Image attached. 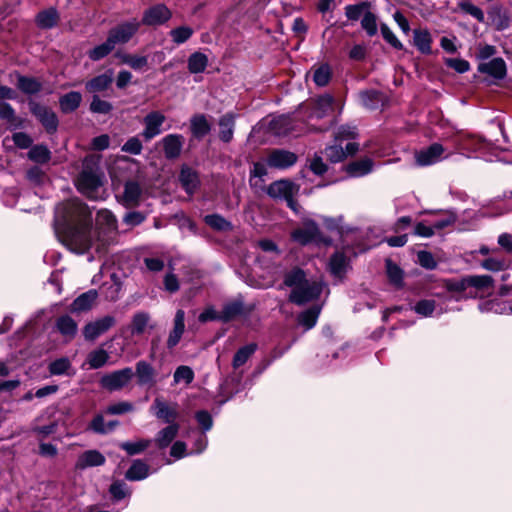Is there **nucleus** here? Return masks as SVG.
<instances>
[{
    "mask_svg": "<svg viewBox=\"0 0 512 512\" xmlns=\"http://www.w3.org/2000/svg\"><path fill=\"white\" fill-rule=\"evenodd\" d=\"M56 221L63 225L57 229L61 242L72 252L84 254L94 247L97 253H102L108 243L107 239L92 236L91 212L78 199L61 203L56 208Z\"/></svg>",
    "mask_w": 512,
    "mask_h": 512,
    "instance_id": "1",
    "label": "nucleus"
},
{
    "mask_svg": "<svg viewBox=\"0 0 512 512\" xmlns=\"http://www.w3.org/2000/svg\"><path fill=\"white\" fill-rule=\"evenodd\" d=\"M284 285L291 288L289 300L299 306L318 299L324 289L323 282L308 280L299 268L285 274Z\"/></svg>",
    "mask_w": 512,
    "mask_h": 512,
    "instance_id": "2",
    "label": "nucleus"
},
{
    "mask_svg": "<svg viewBox=\"0 0 512 512\" xmlns=\"http://www.w3.org/2000/svg\"><path fill=\"white\" fill-rule=\"evenodd\" d=\"M101 173L92 158H86L84 168L77 178L76 185L78 190L86 197L96 200L101 198L100 187L102 181Z\"/></svg>",
    "mask_w": 512,
    "mask_h": 512,
    "instance_id": "3",
    "label": "nucleus"
},
{
    "mask_svg": "<svg viewBox=\"0 0 512 512\" xmlns=\"http://www.w3.org/2000/svg\"><path fill=\"white\" fill-rule=\"evenodd\" d=\"M355 131L351 127H341L335 134V143L325 149V155L331 162L337 163L344 160L348 155H353L357 152L359 145L356 142H347L343 146L344 140L354 138Z\"/></svg>",
    "mask_w": 512,
    "mask_h": 512,
    "instance_id": "4",
    "label": "nucleus"
},
{
    "mask_svg": "<svg viewBox=\"0 0 512 512\" xmlns=\"http://www.w3.org/2000/svg\"><path fill=\"white\" fill-rule=\"evenodd\" d=\"M297 187L288 180L275 181L267 189V193L270 197L275 199H283L287 202V205L294 211H296V202L294 195L297 193Z\"/></svg>",
    "mask_w": 512,
    "mask_h": 512,
    "instance_id": "5",
    "label": "nucleus"
},
{
    "mask_svg": "<svg viewBox=\"0 0 512 512\" xmlns=\"http://www.w3.org/2000/svg\"><path fill=\"white\" fill-rule=\"evenodd\" d=\"M292 238L301 245L320 242H324L325 244L330 243V240H326L321 236L317 225L312 221L306 222L302 227L294 230L292 232Z\"/></svg>",
    "mask_w": 512,
    "mask_h": 512,
    "instance_id": "6",
    "label": "nucleus"
},
{
    "mask_svg": "<svg viewBox=\"0 0 512 512\" xmlns=\"http://www.w3.org/2000/svg\"><path fill=\"white\" fill-rule=\"evenodd\" d=\"M133 375L134 373L131 368H124L105 374L100 379V384L109 391L120 390L131 381Z\"/></svg>",
    "mask_w": 512,
    "mask_h": 512,
    "instance_id": "7",
    "label": "nucleus"
},
{
    "mask_svg": "<svg viewBox=\"0 0 512 512\" xmlns=\"http://www.w3.org/2000/svg\"><path fill=\"white\" fill-rule=\"evenodd\" d=\"M444 153L445 148L441 144L433 143L430 146L416 152L415 160L419 166H429L450 156V154L444 155Z\"/></svg>",
    "mask_w": 512,
    "mask_h": 512,
    "instance_id": "8",
    "label": "nucleus"
},
{
    "mask_svg": "<svg viewBox=\"0 0 512 512\" xmlns=\"http://www.w3.org/2000/svg\"><path fill=\"white\" fill-rule=\"evenodd\" d=\"M139 27L140 22H138L137 20L122 23L117 27L113 28L112 30H110L108 38L110 39V41H112L114 46H116L117 44H125L138 31Z\"/></svg>",
    "mask_w": 512,
    "mask_h": 512,
    "instance_id": "9",
    "label": "nucleus"
},
{
    "mask_svg": "<svg viewBox=\"0 0 512 512\" xmlns=\"http://www.w3.org/2000/svg\"><path fill=\"white\" fill-rule=\"evenodd\" d=\"M165 120L166 117L159 111H152L148 113L143 119L144 129L142 131V136L144 139L149 141L161 134V127Z\"/></svg>",
    "mask_w": 512,
    "mask_h": 512,
    "instance_id": "10",
    "label": "nucleus"
},
{
    "mask_svg": "<svg viewBox=\"0 0 512 512\" xmlns=\"http://www.w3.org/2000/svg\"><path fill=\"white\" fill-rule=\"evenodd\" d=\"M171 11L163 4L150 7L144 12L142 23L149 26L161 25L171 18Z\"/></svg>",
    "mask_w": 512,
    "mask_h": 512,
    "instance_id": "11",
    "label": "nucleus"
},
{
    "mask_svg": "<svg viewBox=\"0 0 512 512\" xmlns=\"http://www.w3.org/2000/svg\"><path fill=\"white\" fill-rule=\"evenodd\" d=\"M115 324L112 316H104L94 322L88 323L83 330L84 337L87 340H95L97 337L108 331Z\"/></svg>",
    "mask_w": 512,
    "mask_h": 512,
    "instance_id": "12",
    "label": "nucleus"
},
{
    "mask_svg": "<svg viewBox=\"0 0 512 512\" xmlns=\"http://www.w3.org/2000/svg\"><path fill=\"white\" fill-rule=\"evenodd\" d=\"M31 112L38 118L49 132H54L58 126V119L55 113L45 106L38 103H31Z\"/></svg>",
    "mask_w": 512,
    "mask_h": 512,
    "instance_id": "13",
    "label": "nucleus"
},
{
    "mask_svg": "<svg viewBox=\"0 0 512 512\" xmlns=\"http://www.w3.org/2000/svg\"><path fill=\"white\" fill-rule=\"evenodd\" d=\"M297 156L289 151L274 150L267 157V165L276 169H286L293 166Z\"/></svg>",
    "mask_w": 512,
    "mask_h": 512,
    "instance_id": "14",
    "label": "nucleus"
},
{
    "mask_svg": "<svg viewBox=\"0 0 512 512\" xmlns=\"http://www.w3.org/2000/svg\"><path fill=\"white\" fill-rule=\"evenodd\" d=\"M184 141V137L180 134H169L165 136L161 140L165 157L168 159H175L179 157Z\"/></svg>",
    "mask_w": 512,
    "mask_h": 512,
    "instance_id": "15",
    "label": "nucleus"
},
{
    "mask_svg": "<svg viewBox=\"0 0 512 512\" xmlns=\"http://www.w3.org/2000/svg\"><path fill=\"white\" fill-rule=\"evenodd\" d=\"M97 236L106 239L105 234L117 229V220L113 213L107 209L98 211L96 216Z\"/></svg>",
    "mask_w": 512,
    "mask_h": 512,
    "instance_id": "16",
    "label": "nucleus"
},
{
    "mask_svg": "<svg viewBox=\"0 0 512 512\" xmlns=\"http://www.w3.org/2000/svg\"><path fill=\"white\" fill-rule=\"evenodd\" d=\"M154 415L166 423H172L177 417L176 405L170 406L161 398H156L151 406Z\"/></svg>",
    "mask_w": 512,
    "mask_h": 512,
    "instance_id": "17",
    "label": "nucleus"
},
{
    "mask_svg": "<svg viewBox=\"0 0 512 512\" xmlns=\"http://www.w3.org/2000/svg\"><path fill=\"white\" fill-rule=\"evenodd\" d=\"M478 70L496 79H503L506 76V63L502 58H493L488 62L479 64Z\"/></svg>",
    "mask_w": 512,
    "mask_h": 512,
    "instance_id": "18",
    "label": "nucleus"
},
{
    "mask_svg": "<svg viewBox=\"0 0 512 512\" xmlns=\"http://www.w3.org/2000/svg\"><path fill=\"white\" fill-rule=\"evenodd\" d=\"M105 463V457L97 450H87L82 453L75 464L77 469L101 466Z\"/></svg>",
    "mask_w": 512,
    "mask_h": 512,
    "instance_id": "19",
    "label": "nucleus"
},
{
    "mask_svg": "<svg viewBox=\"0 0 512 512\" xmlns=\"http://www.w3.org/2000/svg\"><path fill=\"white\" fill-rule=\"evenodd\" d=\"M432 42V36L427 29H415L413 31V44L420 53L431 54Z\"/></svg>",
    "mask_w": 512,
    "mask_h": 512,
    "instance_id": "20",
    "label": "nucleus"
},
{
    "mask_svg": "<svg viewBox=\"0 0 512 512\" xmlns=\"http://www.w3.org/2000/svg\"><path fill=\"white\" fill-rule=\"evenodd\" d=\"M142 194L140 185L135 181H128L124 187L122 201L127 207H135L139 204Z\"/></svg>",
    "mask_w": 512,
    "mask_h": 512,
    "instance_id": "21",
    "label": "nucleus"
},
{
    "mask_svg": "<svg viewBox=\"0 0 512 512\" xmlns=\"http://www.w3.org/2000/svg\"><path fill=\"white\" fill-rule=\"evenodd\" d=\"M184 320H185L184 311L178 310L176 312L175 319H174V328L171 331V333L168 337V340H167L168 348H173L179 343V341L184 333V329H185Z\"/></svg>",
    "mask_w": 512,
    "mask_h": 512,
    "instance_id": "22",
    "label": "nucleus"
},
{
    "mask_svg": "<svg viewBox=\"0 0 512 512\" xmlns=\"http://www.w3.org/2000/svg\"><path fill=\"white\" fill-rule=\"evenodd\" d=\"M235 116L233 113H227L219 119V137L222 141L228 143L232 140L234 134Z\"/></svg>",
    "mask_w": 512,
    "mask_h": 512,
    "instance_id": "23",
    "label": "nucleus"
},
{
    "mask_svg": "<svg viewBox=\"0 0 512 512\" xmlns=\"http://www.w3.org/2000/svg\"><path fill=\"white\" fill-rule=\"evenodd\" d=\"M179 180L188 194H193L199 185L197 173L189 167L181 169Z\"/></svg>",
    "mask_w": 512,
    "mask_h": 512,
    "instance_id": "24",
    "label": "nucleus"
},
{
    "mask_svg": "<svg viewBox=\"0 0 512 512\" xmlns=\"http://www.w3.org/2000/svg\"><path fill=\"white\" fill-rule=\"evenodd\" d=\"M97 291L89 290L78 296L72 303L71 309L74 312L89 310L97 299Z\"/></svg>",
    "mask_w": 512,
    "mask_h": 512,
    "instance_id": "25",
    "label": "nucleus"
},
{
    "mask_svg": "<svg viewBox=\"0 0 512 512\" xmlns=\"http://www.w3.org/2000/svg\"><path fill=\"white\" fill-rule=\"evenodd\" d=\"M373 162L370 158L354 161L347 166V172L353 177H361L372 171Z\"/></svg>",
    "mask_w": 512,
    "mask_h": 512,
    "instance_id": "26",
    "label": "nucleus"
},
{
    "mask_svg": "<svg viewBox=\"0 0 512 512\" xmlns=\"http://www.w3.org/2000/svg\"><path fill=\"white\" fill-rule=\"evenodd\" d=\"M179 430L178 424L172 423L160 430L155 438L156 444L160 448L167 447L176 437Z\"/></svg>",
    "mask_w": 512,
    "mask_h": 512,
    "instance_id": "27",
    "label": "nucleus"
},
{
    "mask_svg": "<svg viewBox=\"0 0 512 512\" xmlns=\"http://www.w3.org/2000/svg\"><path fill=\"white\" fill-rule=\"evenodd\" d=\"M321 312V306H313L298 316V322L300 325L304 326L306 330L313 328L318 320V317Z\"/></svg>",
    "mask_w": 512,
    "mask_h": 512,
    "instance_id": "28",
    "label": "nucleus"
},
{
    "mask_svg": "<svg viewBox=\"0 0 512 512\" xmlns=\"http://www.w3.org/2000/svg\"><path fill=\"white\" fill-rule=\"evenodd\" d=\"M81 100L82 96L79 92H69L60 98V108L64 113L72 112L79 107Z\"/></svg>",
    "mask_w": 512,
    "mask_h": 512,
    "instance_id": "29",
    "label": "nucleus"
},
{
    "mask_svg": "<svg viewBox=\"0 0 512 512\" xmlns=\"http://www.w3.org/2000/svg\"><path fill=\"white\" fill-rule=\"evenodd\" d=\"M191 132L194 137L202 138L210 131V124L206 117L202 114L195 115L191 118Z\"/></svg>",
    "mask_w": 512,
    "mask_h": 512,
    "instance_id": "30",
    "label": "nucleus"
},
{
    "mask_svg": "<svg viewBox=\"0 0 512 512\" xmlns=\"http://www.w3.org/2000/svg\"><path fill=\"white\" fill-rule=\"evenodd\" d=\"M348 266L347 258L341 252H336L330 259L329 270L335 277H342Z\"/></svg>",
    "mask_w": 512,
    "mask_h": 512,
    "instance_id": "31",
    "label": "nucleus"
},
{
    "mask_svg": "<svg viewBox=\"0 0 512 512\" xmlns=\"http://www.w3.org/2000/svg\"><path fill=\"white\" fill-rule=\"evenodd\" d=\"M149 474V467L147 464L140 460L133 462L131 467L126 472V478L131 481L145 479Z\"/></svg>",
    "mask_w": 512,
    "mask_h": 512,
    "instance_id": "32",
    "label": "nucleus"
},
{
    "mask_svg": "<svg viewBox=\"0 0 512 512\" xmlns=\"http://www.w3.org/2000/svg\"><path fill=\"white\" fill-rule=\"evenodd\" d=\"M136 376L139 384H151L154 379V369L149 363L140 361L136 364Z\"/></svg>",
    "mask_w": 512,
    "mask_h": 512,
    "instance_id": "33",
    "label": "nucleus"
},
{
    "mask_svg": "<svg viewBox=\"0 0 512 512\" xmlns=\"http://www.w3.org/2000/svg\"><path fill=\"white\" fill-rule=\"evenodd\" d=\"M208 65V58L201 52H195L188 58V69L191 73H202Z\"/></svg>",
    "mask_w": 512,
    "mask_h": 512,
    "instance_id": "34",
    "label": "nucleus"
},
{
    "mask_svg": "<svg viewBox=\"0 0 512 512\" xmlns=\"http://www.w3.org/2000/svg\"><path fill=\"white\" fill-rule=\"evenodd\" d=\"M468 287L479 291H485L493 287V278L489 275L466 276Z\"/></svg>",
    "mask_w": 512,
    "mask_h": 512,
    "instance_id": "35",
    "label": "nucleus"
},
{
    "mask_svg": "<svg viewBox=\"0 0 512 512\" xmlns=\"http://www.w3.org/2000/svg\"><path fill=\"white\" fill-rule=\"evenodd\" d=\"M56 326L59 332L69 339L73 338L77 332V324L69 316L60 317L57 320Z\"/></svg>",
    "mask_w": 512,
    "mask_h": 512,
    "instance_id": "36",
    "label": "nucleus"
},
{
    "mask_svg": "<svg viewBox=\"0 0 512 512\" xmlns=\"http://www.w3.org/2000/svg\"><path fill=\"white\" fill-rule=\"evenodd\" d=\"M257 345L254 343L248 344L246 346L241 347L234 355L232 365L235 369L244 365L247 360L253 355L256 351Z\"/></svg>",
    "mask_w": 512,
    "mask_h": 512,
    "instance_id": "37",
    "label": "nucleus"
},
{
    "mask_svg": "<svg viewBox=\"0 0 512 512\" xmlns=\"http://www.w3.org/2000/svg\"><path fill=\"white\" fill-rule=\"evenodd\" d=\"M112 82V76L108 74L99 75L86 84L89 92L97 93L106 90Z\"/></svg>",
    "mask_w": 512,
    "mask_h": 512,
    "instance_id": "38",
    "label": "nucleus"
},
{
    "mask_svg": "<svg viewBox=\"0 0 512 512\" xmlns=\"http://www.w3.org/2000/svg\"><path fill=\"white\" fill-rule=\"evenodd\" d=\"M18 88L25 94H35L41 90V83L31 77L18 76Z\"/></svg>",
    "mask_w": 512,
    "mask_h": 512,
    "instance_id": "39",
    "label": "nucleus"
},
{
    "mask_svg": "<svg viewBox=\"0 0 512 512\" xmlns=\"http://www.w3.org/2000/svg\"><path fill=\"white\" fill-rule=\"evenodd\" d=\"M445 287L447 291L457 294L454 296L457 301L466 298V296L462 295L468 288L466 277L459 280H448L445 282Z\"/></svg>",
    "mask_w": 512,
    "mask_h": 512,
    "instance_id": "40",
    "label": "nucleus"
},
{
    "mask_svg": "<svg viewBox=\"0 0 512 512\" xmlns=\"http://www.w3.org/2000/svg\"><path fill=\"white\" fill-rule=\"evenodd\" d=\"M109 359L108 353L103 349H97L89 353L87 363L91 369L103 367Z\"/></svg>",
    "mask_w": 512,
    "mask_h": 512,
    "instance_id": "41",
    "label": "nucleus"
},
{
    "mask_svg": "<svg viewBox=\"0 0 512 512\" xmlns=\"http://www.w3.org/2000/svg\"><path fill=\"white\" fill-rule=\"evenodd\" d=\"M115 48L109 38L106 41L88 52V56L93 61H98L106 57Z\"/></svg>",
    "mask_w": 512,
    "mask_h": 512,
    "instance_id": "42",
    "label": "nucleus"
},
{
    "mask_svg": "<svg viewBox=\"0 0 512 512\" xmlns=\"http://www.w3.org/2000/svg\"><path fill=\"white\" fill-rule=\"evenodd\" d=\"M194 371L191 367L186 365H181L176 368L174 375H173V381L174 384H180L185 383L186 385H189L194 380Z\"/></svg>",
    "mask_w": 512,
    "mask_h": 512,
    "instance_id": "43",
    "label": "nucleus"
},
{
    "mask_svg": "<svg viewBox=\"0 0 512 512\" xmlns=\"http://www.w3.org/2000/svg\"><path fill=\"white\" fill-rule=\"evenodd\" d=\"M57 20L58 14L54 9L42 11L36 18L37 24L41 28H51L56 25Z\"/></svg>",
    "mask_w": 512,
    "mask_h": 512,
    "instance_id": "44",
    "label": "nucleus"
},
{
    "mask_svg": "<svg viewBox=\"0 0 512 512\" xmlns=\"http://www.w3.org/2000/svg\"><path fill=\"white\" fill-rule=\"evenodd\" d=\"M361 27L365 30L368 36L372 37L376 35L378 31L376 15L367 10L361 19Z\"/></svg>",
    "mask_w": 512,
    "mask_h": 512,
    "instance_id": "45",
    "label": "nucleus"
},
{
    "mask_svg": "<svg viewBox=\"0 0 512 512\" xmlns=\"http://www.w3.org/2000/svg\"><path fill=\"white\" fill-rule=\"evenodd\" d=\"M0 118L6 120L14 128L21 125V120L15 115L12 106L5 102L0 103Z\"/></svg>",
    "mask_w": 512,
    "mask_h": 512,
    "instance_id": "46",
    "label": "nucleus"
},
{
    "mask_svg": "<svg viewBox=\"0 0 512 512\" xmlns=\"http://www.w3.org/2000/svg\"><path fill=\"white\" fill-rule=\"evenodd\" d=\"M270 127L276 135H285L290 131V117L278 116L271 121Z\"/></svg>",
    "mask_w": 512,
    "mask_h": 512,
    "instance_id": "47",
    "label": "nucleus"
},
{
    "mask_svg": "<svg viewBox=\"0 0 512 512\" xmlns=\"http://www.w3.org/2000/svg\"><path fill=\"white\" fill-rule=\"evenodd\" d=\"M331 79V69L329 65L322 64L313 72V81L317 86H325Z\"/></svg>",
    "mask_w": 512,
    "mask_h": 512,
    "instance_id": "48",
    "label": "nucleus"
},
{
    "mask_svg": "<svg viewBox=\"0 0 512 512\" xmlns=\"http://www.w3.org/2000/svg\"><path fill=\"white\" fill-rule=\"evenodd\" d=\"M193 35V29L189 26H180L170 31L172 41L176 44L186 42Z\"/></svg>",
    "mask_w": 512,
    "mask_h": 512,
    "instance_id": "49",
    "label": "nucleus"
},
{
    "mask_svg": "<svg viewBox=\"0 0 512 512\" xmlns=\"http://www.w3.org/2000/svg\"><path fill=\"white\" fill-rule=\"evenodd\" d=\"M28 157L34 162L45 163L50 159V151L45 146L37 145L29 150Z\"/></svg>",
    "mask_w": 512,
    "mask_h": 512,
    "instance_id": "50",
    "label": "nucleus"
},
{
    "mask_svg": "<svg viewBox=\"0 0 512 512\" xmlns=\"http://www.w3.org/2000/svg\"><path fill=\"white\" fill-rule=\"evenodd\" d=\"M150 445V440H138L136 442H123L120 447L129 455L139 454Z\"/></svg>",
    "mask_w": 512,
    "mask_h": 512,
    "instance_id": "51",
    "label": "nucleus"
},
{
    "mask_svg": "<svg viewBox=\"0 0 512 512\" xmlns=\"http://www.w3.org/2000/svg\"><path fill=\"white\" fill-rule=\"evenodd\" d=\"M458 7L460 8L461 11L471 15L479 22H484V20H485L484 12L479 7L472 4L471 2L461 1L458 3Z\"/></svg>",
    "mask_w": 512,
    "mask_h": 512,
    "instance_id": "52",
    "label": "nucleus"
},
{
    "mask_svg": "<svg viewBox=\"0 0 512 512\" xmlns=\"http://www.w3.org/2000/svg\"><path fill=\"white\" fill-rule=\"evenodd\" d=\"M71 368V363L68 358L63 357L59 358L49 365V372L52 375H63L69 371Z\"/></svg>",
    "mask_w": 512,
    "mask_h": 512,
    "instance_id": "53",
    "label": "nucleus"
},
{
    "mask_svg": "<svg viewBox=\"0 0 512 512\" xmlns=\"http://www.w3.org/2000/svg\"><path fill=\"white\" fill-rule=\"evenodd\" d=\"M387 275L389 280L396 286L402 285L403 280V272L402 270L394 264L391 260L386 261Z\"/></svg>",
    "mask_w": 512,
    "mask_h": 512,
    "instance_id": "54",
    "label": "nucleus"
},
{
    "mask_svg": "<svg viewBox=\"0 0 512 512\" xmlns=\"http://www.w3.org/2000/svg\"><path fill=\"white\" fill-rule=\"evenodd\" d=\"M149 323V315L147 313H137L132 320V333L142 334Z\"/></svg>",
    "mask_w": 512,
    "mask_h": 512,
    "instance_id": "55",
    "label": "nucleus"
},
{
    "mask_svg": "<svg viewBox=\"0 0 512 512\" xmlns=\"http://www.w3.org/2000/svg\"><path fill=\"white\" fill-rule=\"evenodd\" d=\"M367 11V4L361 3L356 5H347L345 7V15L349 20L357 21L360 17H363Z\"/></svg>",
    "mask_w": 512,
    "mask_h": 512,
    "instance_id": "56",
    "label": "nucleus"
},
{
    "mask_svg": "<svg viewBox=\"0 0 512 512\" xmlns=\"http://www.w3.org/2000/svg\"><path fill=\"white\" fill-rule=\"evenodd\" d=\"M333 103V98L330 95H323L319 97L316 101V111L315 116L317 118H321L324 114L331 109Z\"/></svg>",
    "mask_w": 512,
    "mask_h": 512,
    "instance_id": "57",
    "label": "nucleus"
},
{
    "mask_svg": "<svg viewBox=\"0 0 512 512\" xmlns=\"http://www.w3.org/2000/svg\"><path fill=\"white\" fill-rule=\"evenodd\" d=\"M381 33L385 41H387L392 47L395 49L401 50L403 48V44L399 41L396 35L391 31V29L384 23L380 26Z\"/></svg>",
    "mask_w": 512,
    "mask_h": 512,
    "instance_id": "58",
    "label": "nucleus"
},
{
    "mask_svg": "<svg viewBox=\"0 0 512 512\" xmlns=\"http://www.w3.org/2000/svg\"><path fill=\"white\" fill-rule=\"evenodd\" d=\"M143 149L142 142L138 137L129 138L122 146V151L132 155H139Z\"/></svg>",
    "mask_w": 512,
    "mask_h": 512,
    "instance_id": "59",
    "label": "nucleus"
},
{
    "mask_svg": "<svg viewBox=\"0 0 512 512\" xmlns=\"http://www.w3.org/2000/svg\"><path fill=\"white\" fill-rule=\"evenodd\" d=\"M205 222L210 227L217 230H226L230 227L229 222H227L222 216L217 214L207 215L205 217Z\"/></svg>",
    "mask_w": 512,
    "mask_h": 512,
    "instance_id": "60",
    "label": "nucleus"
},
{
    "mask_svg": "<svg viewBox=\"0 0 512 512\" xmlns=\"http://www.w3.org/2000/svg\"><path fill=\"white\" fill-rule=\"evenodd\" d=\"M90 109L94 113L107 114L112 110V105L98 96H94L90 104Z\"/></svg>",
    "mask_w": 512,
    "mask_h": 512,
    "instance_id": "61",
    "label": "nucleus"
},
{
    "mask_svg": "<svg viewBox=\"0 0 512 512\" xmlns=\"http://www.w3.org/2000/svg\"><path fill=\"white\" fill-rule=\"evenodd\" d=\"M414 310L416 313H418L424 317H428V316L432 315V313L435 310V302L432 300L419 301L415 305Z\"/></svg>",
    "mask_w": 512,
    "mask_h": 512,
    "instance_id": "62",
    "label": "nucleus"
},
{
    "mask_svg": "<svg viewBox=\"0 0 512 512\" xmlns=\"http://www.w3.org/2000/svg\"><path fill=\"white\" fill-rule=\"evenodd\" d=\"M241 312H242V305L240 303H236V302L230 303L224 307L220 318H222L225 321H228V320L232 319L233 317L237 316L238 314H240Z\"/></svg>",
    "mask_w": 512,
    "mask_h": 512,
    "instance_id": "63",
    "label": "nucleus"
},
{
    "mask_svg": "<svg viewBox=\"0 0 512 512\" xmlns=\"http://www.w3.org/2000/svg\"><path fill=\"white\" fill-rule=\"evenodd\" d=\"M417 260H418L419 264L426 269H434L436 267V261L430 252H427V251L418 252Z\"/></svg>",
    "mask_w": 512,
    "mask_h": 512,
    "instance_id": "64",
    "label": "nucleus"
}]
</instances>
